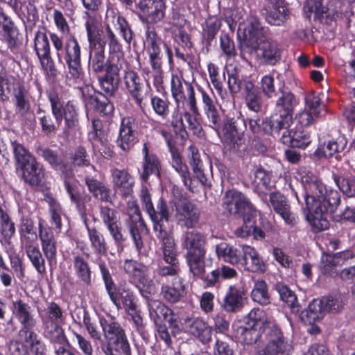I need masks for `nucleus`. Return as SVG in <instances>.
<instances>
[{
	"label": "nucleus",
	"instance_id": "obj_1",
	"mask_svg": "<svg viewBox=\"0 0 355 355\" xmlns=\"http://www.w3.org/2000/svg\"><path fill=\"white\" fill-rule=\"evenodd\" d=\"M301 182L304 200L302 211L306 220L316 231L328 229L329 214L334 212L339 205L340 194L336 190H327L321 180L311 172H304Z\"/></svg>",
	"mask_w": 355,
	"mask_h": 355
},
{
	"label": "nucleus",
	"instance_id": "obj_56",
	"mask_svg": "<svg viewBox=\"0 0 355 355\" xmlns=\"http://www.w3.org/2000/svg\"><path fill=\"white\" fill-rule=\"evenodd\" d=\"M325 313L321 299H315L309 304L304 315L307 322L311 323L321 320Z\"/></svg>",
	"mask_w": 355,
	"mask_h": 355
},
{
	"label": "nucleus",
	"instance_id": "obj_2",
	"mask_svg": "<svg viewBox=\"0 0 355 355\" xmlns=\"http://www.w3.org/2000/svg\"><path fill=\"white\" fill-rule=\"evenodd\" d=\"M243 34L239 44L241 58L250 63L252 60L261 63L274 65L281 58L277 44L261 40L263 30L259 22L251 19L248 24L240 25L239 35Z\"/></svg>",
	"mask_w": 355,
	"mask_h": 355
},
{
	"label": "nucleus",
	"instance_id": "obj_52",
	"mask_svg": "<svg viewBox=\"0 0 355 355\" xmlns=\"http://www.w3.org/2000/svg\"><path fill=\"white\" fill-rule=\"evenodd\" d=\"M98 80L101 90L105 92L106 96H112L118 88L120 76L112 75L105 71L103 76L98 77Z\"/></svg>",
	"mask_w": 355,
	"mask_h": 355
},
{
	"label": "nucleus",
	"instance_id": "obj_31",
	"mask_svg": "<svg viewBox=\"0 0 355 355\" xmlns=\"http://www.w3.org/2000/svg\"><path fill=\"white\" fill-rule=\"evenodd\" d=\"M200 92L201 93L203 110L207 119L208 125L216 132H218L221 128L222 121L216 104L206 92L202 89H200Z\"/></svg>",
	"mask_w": 355,
	"mask_h": 355
},
{
	"label": "nucleus",
	"instance_id": "obj_40",
	"mask_svg": "<svg viewBox=\"0 0 355 355\" xmlns=\"http://www.w3.org/2000/svg\"><path fill=\"white\" fill-rule=\"evenodd\" d=\"M89 46H98L101 42H105L101 38L103 28L101 20L95 15L87 14L85 23Z\"/></svg>",
	"mask_w": 355,
	"mask_h": 355
},
{
	"label": "nucleus",
	"instance_id": "obj_22",
	"mask_svg": "<svg viewBox=\"0 0 355 355\" xmlns=\"http://www.w3.org/2000/svg\"><path fill=\"white\" fill-rule=\"evenodd\" d=\"M263 15L271 25L282 26L288 17V10L284 0H265Z\"/></svg>",
	"mask_w": 355,
	"mask_h": 355
},
{
	"label": "nucleus",
	"instance_id": "obj_29",
	"mask_svg": "<svg viewBox=\"0 0 355 355\" xmlns=\"http://www.w3.org/2000/svg\"><path fill=\"white\" fill-rule=\"evenodd\" d=\"M113 189L116 193L127 197L132 195L135 184L133 178L125 171L115 168L112 171Z\"/></svg>",
	"mask_w": 355,
	"mask_h": 355
},
{
	"label": "nucleus",
	"instance_id": "obj_36",
	"mask_svg": "<svg viewBox=\"0 0 355 355\" xmlns=\"http://www.w3.org/2000/svg\"><path fill=\"white\" fill-rule=\"evenodd\" d=\"M105 42H101L98 46H89V67L94 73L105 71L107 60L105 55Z\"/></svg>",
	"mask_w": 355,
	"mask_h": 355
},
{
	"label": "nucleus",
	"instance_id": "obj_35",
	"mask_svg": "<svg viewBox=\"0 0 355 355\" xmlns=\"http://www.w3.org/2000/svg\"><path fill=\"white\" fill-rule=\"evenodd\" d=\"M292 118L284 115L280 112H275L270 117L262 120L263 132L266 135H272L274 132H279L281 130H288Z\"/></svg>",
	"mask_w": 355,
	"mask_h": 355
},
{
	"label": "nucleus",
	"instance_id": "obj_33",
	"mask_svg": "<svg viewBox=\"0 0 355 355\" xmlns=\"http://www.w3.org/2000/svg\"><path fill=\"white\" fill-rule=\"evenodd\" d=\"M33 309L24 300L19 299L12 302V313L24 329H29L35 326L36 319L33 314Z\"/></svg>",
	"mask_w": 355,
	"mask_h": 355
},
{
	"label": "nucleus",
	"instance_id": "obj_51",
	"mask_svg": "<svg viewBox=\"0 0 355 355\" xmlns=\"http://www.w3.org/2000/svg\"><path fill=\"white\" fill-rule=\"evenodd\" d=\"M19 233L23 243L25 245L33 243L37 241V234L33 221L27 217L21 219Z\"/></svg>",
	"mask_w": 355,
	"mask_h": 355
},
{
	"label": "nucleus",
	"instance_id": "obj_28",
	"mask_svg": "<svg viewBox=\"0 0 355 355\" xmlns=\"http://www.w3.org/2000/svg\"><path fill=\"white\" fill-rule=\"evenodd\" d=\"M21 171V178L31 186L42 185L46 179V172L43 165L37 159L29 162L19 168Z\"/></svg>",
	"mask_w": 355,
	"mask_h": 355
},
{
	"label": "nucleus",
	"instance_id": "obj_46",
	"mask_svg": "<svg viewBox=\"0 0 355 355\" xmlns=\"http://www.w3.org/2000/svg\"><path fill=\"white\" fill-rule=\"evenodd\" d=\"M297 101L295 96L289 91H281V96L275 103V112L284 114L293 119V113Z\"/></svg>",
	"mask_w": 355,
	"mask_h": 355
},
{
	"label": "nucleus",
	"instance_id": "obj_17",
	"mask_svg": "<svg viewBox=\"0 0 355 355\" xmlns=\"http://www.w3.org/2000/svg\"><path fill=\"white\" fill-rule=\"evenodd\" d=\"M124 83L131 98L139 108L144 111L145 103L148 97L149 88L143 79L134 71H125L123 76Z\"/></svg>",
	"mask_w": 355,
	"mask_h": 355
},
{
	"label": "nucleus",
	"instance_id": "obj_48",
	"mask_svg": "<svg viewBox=\"0 0 355 355\" xmlns=\"http://www.w3.org/2000/svg\"><path fill=\"white\" fill-rule=\"evenodd\" d=\"M171 153L172 167L180 175L184 184L190 187L191 179L188 166L182 162L180 154L176 149L171 148Z\"/></svg>",
	"mask_w": 355,
	"mask_h": 355
},
{
	"label": "nucleus",
	"instance_id": "obj_57",
	"mask_svg": "<svg viewBox=\"0 0 355 355\" xmlns=\"http://www.w3.org/2000/svg\"><path fill=\"white\" fill-rule=\"evenodd\" d=\"M334 180L344 194L348 197L355 196V176L334 175Z\"/></svg>",
	"mask_w": 355,
	"mask_h": 355
},
{
	"label": "nucleus",
	"instance_id": "obj_59",
	"mask_svg": "<svg viewBox=\"0 0 355 355\" xmlns=\"http://www.w3.org/2000/svg\"><path fill=\"white\" fill-rule=\"evenodd\" d=\"M12 147L15 159L18 168L32 162L36 158L32 155L21 144L17 142H12Z\"/></svg>",
	"mask_w": 355,
	"mask_h": 355
},
{
	"label": "nucleus",
	"instance_id": "obj_6",
	"mask_svg": "<svg viewBox=\"0 0 355 355\" xmlns=\"http://www.w3.org/2000/svg\"><path fill=\"white\" fill-rule=\"evenodd\" d=\"M49 100L52 113L56 120V124L53 123L50 116L42 117L40 122L43 132L46 134H49L55 131L60 125L63 118L65 119V123L68 128L75 126L78 121L75 106L71 102H68L64 105L56 94H51L49 95Z\"/></svg>",
	"mask_w": 355,
	"mask_h": 355
},
{
	"label": "nucleus",
	"instance_id": "obj_49",
	"mask_svg": "<svg viewBox=\"0 0 355 355\" xmlns=\"http://www.w3.org/2000/svg\"><path fill=\"white\" fill-rule=\"evenodd\" d=\"M85 183L89 191L96 198L104 202L111 201V191L103 182L87 177L85 178Z\"/></svg>",
	"mask_w": 355,
	"mask_h": 355
},
{
	"label": "nucleus",
	"instance_id": "obj_23",
	"mask_svg": "<svg viewBox=\"0 0 355 355\" xmlns=\"http://www.w3.org/2000/svg\"><path fill=\"white\" fill-rule=\"evenodd\" d=\"M127 214L129 217L127 223L129 227L130 233L137 249L140 250L143 246V241L139 229L144 226V222L141 218V215L136 202H128Z\"/></svg>",
	"mask_w": 355,
	"mask_h": 355
},
{
	"label": "nucleus",
	"instance_id": "obj_16",
	"mask_svg": "<svg viewBox=\"0 0 355 355\" xmlns=\"http://www.w3.org/2000/svg\"><path fill=\"white\" fill-rule=\"evenodd\" d=\"M80 46L74 36L70 37L64 44V60L69 73L76 82L83 80V73L80 62Z\"/></svg>",
	"mask_w": 355,
	"mask_h": 355
},
{
	"label": "nucleus",
	"instance_id": "obj_63",
	"mask_svg": "<svg viewBox=\"0 0 355 355\" xmlns=\"http://www.w3.org/2000/svg\"><path fill=\"white\" fill-rule=\"evenodd\" d=\"M37 153L53 168H61L62 166V159L53 150L48 148L40 147L37 149Z\"/></svg>",
	"mask_w": 355,
	"mask_h": 355
},
{
	"label": "nucleus",
	"instance_id": "obj_12",
	"mask_svg": "<svg viewBox=\"0 0 355 355\" xmlns=\"http://www.w3.org/2000/svg\"><path fill=\"white\" fill-rule=\"evenodd\" d=\"M157 282L162 284L161 293L164 298L171 303L178 302L185 291L184 279L180 272L171 270L162 274H157Z\"/></svg>",
	"mask_w": 355,
	"mask_h": 355
},
{
	"label": "nucleus",
	"instance_id": "obj_60",
	"mask_svg": "<svg viewBox=\"0 0 355 355\" xmlns=\"http://www.w3.org/2000/svg\"><path fill=\"white\" fill-rule=\"evenodd\" d=\"M276 290L279 293L282 300L286 302L293 311H298V302L293 291L282 284H277Z\"/></svg>",
	"mask_w": 355,
	"mask_h": 355
},
{
	"label": "nucleus",
	"instance_id": "obj_8",
	"mask_svg": "<svg viewBox=\"0 0 355 355\" xmlns=\"http://www.w3.org/2000/svg\"><path fill=\"white\" fill-rule=\"evenodd\" d=\"M121 267L135 282L136 288L144 297L148 299L156 293V285L148 275V266L132 259H125Z\"/></svg>",
	"mask_w": 355,
	"mask_h": 355
},
{
	"label": "nucleus",
	"instance_id": "obj_62",
	"mask_svg": "<svg viewBox=\"0 0 355 355\" xmlns=\"http://www.w3.org/2000/svg\"><path fill=\"white\" fill-rule=\"evenodd\" d=\"M0 232L5 239H11L15 233V223L8 214L0 207Z\"/></svg>",
	"mask_w": 355,
	"mask_h": 355
},
{
	"label": "nucleus",
	"instance_id": "obj_11",
	"mask_svg": "<svg viewBox=\"0 0 355 355\" xmlns=\"http://www.w3.org/2000/svg\"><path fill=\"white\" fill-rule=\"evenodd\" d=\"M223 209L236 218L255 216L257 210L248 199L241 192L229 190L225 192L223 202Z\"/></svg>",
	"mask_w": 355,
	"mask_h": 355
},
{
	"label": "nucleus",
	"instance_id": "obj_38",
	"mask_svg": "<svg viewBox=\"0 0 355 355\" xmlns=\"http://www.w3.org/2000/svg\"><path fill=\"white\" fill-rule=\"evenodd\" d=\"M282 142L293 148H306L311 141L310 135L304 130H285L282 136Z\"/></svg>",
	"mask_w": 355,
	"mask_h": 355
},
{
	"label": "nucleus",
	"instance_id": "obj_43",
	"mask_svg": "<svg viewBox=\"0 0 355 355\" xmlns=\"http://www.w3.org/2000/svg\"><path fill=\"white\" fill-rule=\"evenodd\" d=\"M347 145V140L344 136H339L336 139L329 140L324 143L315 150V155L318 157H329L337 153L343 151Z\"/></svg>",
	"mask_w": 355,
	"mask_h": 355
},
{
	"label": "nucleus",
	"instance_id": "obj_30",
	"mask_svg": "<svg viewBox=\"0 0 355 355\" xmlns=\"http://www.w3.org/2000/svg\"><path fill=\"white\" fill-rule=\"evenodd\" d=\"M242 261L245 268L252 272H264L267 266L259 252L250 245H243Z\"/></svg>",
	"mask_w": 355,
	"mask_h": 355
},
{
	"label": "nucleus",
	"instance_id": "obj_55",
	"mask_svg": "<svg viewBox=\"0 0 355 355\" xmlns=\"http://www.w3.org/2000/svg\"><path fill=\"white\" fill-rule=\"evenodd\" d=\"M251 297L253 301L261 305H267L270 303L268 286L265 281L262 279L255 281Z\"/></svg>",
	"mask_w": 355,
	"mask_h": 355
},
{
	"label": "nucleus",
	"instance_id": "obj_44",
	"mask_svg": "<svg viewBox=\"0 0 355 355\" xmlns=\"http://www.w3.org/2000/svg\"><path fill=\"white\" fill-rule=\"evenodd\" d=\"M142 151L144 155V159L142 166L143 171L141 173V178L143 180L147 181L150 175H159L160 162L155 155L148 153V149L146 144L144 145Z\"/></svg>",
	"mask_w": 355,
	"mask_h": 355
},
{
	"label": "nucleus",
	"instance_id": "obj_15",
	"mask_svg": "<svg viewBox=\"0 0 355 355\" xmlns=\"http://www.w3.org/2000/svg\"><path fill=\"white\" fill-rule=\"evenodd\" d=\"M157 237L162 241V258L168 265L159 263L157 269V274H162L168 270H173L175 272H180L179 261L178 259L175 243L170 232L156 234Z\"/></svg>",
	"mask_w": 355,
	"mask_h": 355
},
{
	"label": "nucleus",
	"instance_id": "obj_5",
	"mask_svg": "<svg viewBox=\"0 0 355 355\" xmlns=\"http://www.w3.org/2000/svg\"><path fill=\"white\" fill-rule=\"evenodd\" d=\"M98 266L105 290L113 304L117 309H121L123 305L127 311H135L134 293L126 282L120 283L117 288L105 264L101 262Z\"/></svg>",
	"mask_w": 355,
	"mask_h": 355
},
{
	"label": "nucleus",
	"instance_id": "obj_21",
	"mask_svg": "<svg viewBox=\"0 0 355 355\" xmlns=\"http://www.w3.org/2000/svg\"><path fill=\"white\" fill-rule=\"evenodd\" d=\"M175 217L178 222L189 228H192L199 221L198 208L187 199H180L175 202Z\"/></svg>",
	"mask_w": 355,
	"mask_h": 355
},
{
	"label": "nucleus",
	"instance_id": "obj_20",
	"mask_svg": "<svg viewBox=\"0 0 355 355\" xmlns=\"http://www.w3.org/2000/svg\"><path fill=\"white\" fill-rule=\"evenodd\" d=\"M137 129L136 120L133 117L126 116L121 119L116 144L123 150H130L138 142Z\"/></svg>",
	"mask_w": 355,
	"mask_h": 355
},
{
	"label": "nucleus",
	"instance_id": "obj_14",
	"mask_svg": "<svg viewBox=\"0 0 355 355\" xmlns=\"http://www.w3.org/2000/svg\"><path fill=\"white\" fill-rule=\"evenodd\" d=\"M171 92L178 106L187 98L191 110L195 115H199L194 88L191 83L184 80L178 75L173 74L171 78Z\"/></svg>",
	"mask_w": 355,
	"mask_h": 355
},
{
	"label": "nucleus",
	"instance_id": "obj_53",
	"mask_svg": "<svg viewBox=\"0 0 355 355\" xmlns=\"http://www.w3.org/2000/svg\"><path fill=\"white\" fill-rule=\"evenodd\" d=\"M87 233L91 246L94 252L100 255H105L107 248L103 235L96 228L87 227Z\"/></svg>",
	"mask_w": 355,
	"mask_h": 355
},
{
	"label": "nucleus",
	"instance_id": "obj_42",
	"mask_svg": "<svg viewBox=\"0 0 355 355\" xmlns=\"http://www.w3.org/2000/svg\"><path fill=\"white\" fill-rule=\"evenodd\" d=\"M216 252L219 259L231 264H237L242 261L243 250L241 251L225 242H221L216 245Z\"/></svg>",
	"mask_w": 355,
	"mask_h": 355
},
{
	"label": "nucleus",
	"instance_id": "obj_39",
	"mask_svg": "<svg viewBox=\"0 0 355 355\" xmlns=\"http://www.w3.org/2000/svg\"><path fill=\"white\" fill-rule=\"evenodd\" d=\"M304 12L307 18L311 19L313 15L314 19L321 22L330 15L327 0H307Z\"/></svg>",
	"mask_w": 355,
	"mask_h": 355
},
{
	"label": "nucleus",
	"instance_id": "obj_25",
	"mask_svg": "<svg viewBox=\"0 0 355 355\" xmlns=\"http://www.w3.org/2000/svg\"><path fill=\"white\" fill-rule=\"evenodd\" d=\"M39 237L42 252L50 268L55 266L57 263V243L52 230L44 228L39 224Z\"/></svg>",
	"mask_w": 355,
	"mask_h": 355
},
{
	"label": "nucleus",
	"instance_id": "obj_26",
	"mask_svg": "<svg viewBox=\"0 0 355 355\" xmlns=\"http://www.w3.org/2000/svg\"><path fill=\"white\" fill-rule=\"evenodd\" d=\"M148 215L153 222V227L155 234H164V232H170L167 227L168 220L170 216V209L166 201L162 198H159L156 204V207L152 209V211Z\"/></svg>",
	"mask_w": 355,
	"mask_h": 355
},
{
	"label": "nucleus",
	"instance_id": "obj_27",
	"mask_svg": "<svg viewBox=\"0 0 355 355\" xmlns=\"http://www.w3.org/2000/svg\"><path fill=\"white\" fill-rule=\"evenodd\" d=\"M270 203L274 211L279 214L287 224H295L297 216L291 210V206L286 198L279 192L270 194Z\"/></svg>",
	"mask_w": 355,
	"mask_h": 355
},
{
	"label": "nucleus",
	"instance_id": "obj_61",
	"mask_svg": "<svg viewBox=\"0 0 355 355\" xmlns=\"http://www.w3.org/2000/svg\"><path fill=\"white\" fill-rule=\"evenodd\" d=\"M261 332H262V330L256 327H250L249 325L240 327L238 329V333L240 334L239 339L243 343L252 345L259 340Z\"/></svg>",
	"mask_w": 355,
	"mask_h": 355
},
{
	"label": "nucleus",
	"instance_id": "obj_18",
	"mask_svg": "<svg viewBox=\"0 0 355 355\" xmlns=\"http://www.w3.org/2000/svg\"><path fill=\"white\" fill-rule=\"evenodd\" d=\"M34 49L41 66L46 73L49 76H55L56 69L51 55L49 41L45 33L42 31L36 32L34 38Z\"/></svg>",
	"mask_w": 355,
	"mask_h": 355
},
{
	"label": "nucleus",
	"instance_id": "obj_50",
	"mask_svg": "<svg viewBox=\"0 0 355 355\" xmlns=\"http://www.w3.org/2000/svg\"><path fill=\"white\" fill-rule=\"evenodd\" d=\"M223 139L233 148L239 147L242 144V138L239 133L234 118H227L224 122Z\"/></svg>",
	"mask_w": 355,
	"mask_h": 355
},
{
	"label": "nucleus",
	"instance_id": "obj_45",
	"mask_svg": "<svg viewBox=\"0 0 355 355\" xmlns=\"http://www.w3.org/2000/svg\"><path fill=\"white\" fill-rule=\"evenodd\" d=\"M26 254L37 272L43 275L46 272L45 259L37 245L33 243L24 245Z\"/></svg>",
	"mask_w": 355,
	"mask_h": 355
},
{
	"label": "nucleus",
	"instance_id": "obj_13",
	"mask_svg": "<svg viewBox=\"0 0 355 355\" xmlns=\"http://www.w3.org/2000/svg\"><path fill=\"white\" fill-rule=\"evenodd\" d=\"M105 31L109 49V57L105 71L112 75L119 76L121 71L125 72L128 63L125 59L122 46L109 24H107Z\"/></svg>",
	"mask_w": 355,
	"mask_h": 355
},
{
	"label": "nucleus",
	"instance_id": "obj_24",
	"mask_svg": "<svg viewBox=\"0 0 355 355\" xmlns=\"http://www.w3.org/2000/svg\"><path fill=\"white\" fill-rule=\"evenodd\" d=\"M139 8L141 19L148 24H155L164 17L165 3L163 0H141Z\"/></svg>",
	"mask_w": 355,
	"mask_h": 355
},
{
	"label": "nucleus",
	"instance_id": "obj_64",
	"mask_svg": "<svg viewBox=\"0 0 355 355\" xmlns=\"http://www.w3.org/2000/svg\"><path fill=\"white\" fill-rule=\"evenodd\" d=\"M260 85L261 91L267 98H272L277 96L272 76L270 74L263 76L261 79Z\"/></svg>",
	"mask_w": 355,
	"mask_h": 355
},
{
	"label": "nucleus",
	"instance_id": "obj_19",
	"mask_svg": "<svg viewBox=\"0 0 355 355\" xmlns=\"http://www.w3.org/2000/svg\"><path fill=\"white\" fill-rule=\"evenodd\" d=\"M182 329L187 334L196 337L202 343L211 340L212 327L200 317L187 315L181 320Z\"/></svg>",
	"mask_w": 355,
	"mask_h": 355
},
{
	"label": "nucleus",
	"instance_id": "obj_41",
	"mask_svg": "<svg viewBox=\"0 0 355 355\" xmlns=\"http://www.w3.org/2000/svg\"><path fill=\"white\" fill-rule=\"evenodd\" d=\"M245 325H249L250 327H256L262 330V333L269 324H275L266 315L263 309L259 308L252 309L244 319Z\"/></svg>",
	"mask_w": 355,
	"mask_h": 355
},
{
	"label": "nucleus",
	"instance_id": "obj_9",
	"mask_svg": "<svg viewBox=\"0 0 355 355\" xmlns=\"http://www.w3.org/2000/svg\"><path fill=\"white\" fill-rule=\"evenodd\" d=\"M144 44L149 57L152 69L150 73L153 77L154 84L159 86L163 83L162 53L160 48L162 40L154 30L148 28Z\"/></svg>",
	"mask_w": 355,
	"mask_h": 355
},
{
	"label": "nucleus",
	"instance_id": "obj_4",
	"mask_svg": "<svg viewBox=\"0 0 355 355\" xmlns=\"http://www.w3.org/2000/svg\"><path fill=\"white\" fill-rule=\"evenodd\" d=\"M107 343L101 347L105 355H131V349L125 334L120 324L112 319L100 320Z\"/></svg>",
	"mask_w": 355,
	"mask_h": 355
},
{
	"label": "nucleus",
	"instance_id": "obj_58",
	"mask_svg": "<svg viewBox=\"0 0 355 355\" xmlns=\"http://www.w3.org/2000/svg\"><path fill=\"white\" fill-rule=\"evenodd\" d=\"M73 267L78 277L86 285L91 283V270L87 262L80 256L74 257Z\"/></svg>",
	"mask_w": 355,
	"mask_h": 355
},
{
	"label": "nucleus",
	"instance_id": "obj_34",
	"mask_svg": "<svg viewBox=\"0 0 355 355\" xmlns=\"http://www.w3.org/2000/svg\"><path fill=\"white\" fill-rule=\"evenodd\" d=\"M353 253L349 250L340 252L336 254H326L322 257V268L324 273L330 275L338 274L336 268L343 266L346 261L352 258Z\"/></svg>",
	"mask_w": 355,
	"mask_h": 355
},
{
	"label": "nucleus",
	"instance_id": "obj_54",
	"mask_svg": "<svg viewBox=\"0 0 355 355\" xmlns=\"http://www.w3.org/2000/svg\"><path fill=\"white\" fill-rule=\"evenodd\" d=\"M245 102L249 110L259 112L262 109V98L259 92L254 89L252 83L245 87Z\"/></svg>",
	"mask_w": 355,
	"mask_h": 355
},
{
	"label": "nucleus",
	"instance_id": "obj_37",
	"mask_svg": "<svg viewBox=\"0 0 355 355\" xmlns=\"http://www.w3.org/2000/svg\"><path fill=\"white\" fill-rule=\"evenodd\" d=\"M243 291L236 287H229L223 300L222 307L227 313H236L239 311L243 305Z\"/></svg>",
	"mask_w": 355,
	"mask_h": 355
},
{
	"label": "nucleus",
	"instance_id": "obj_7",
	"mask_svg": "<svg viewBox=\"0 0 355 355\" xmlns=\"http://www.w3.org/2000/svg\"><path fill=\"white\" fill-rule=\"evenodd\" d=\"M45 336L51 343H67L62 325L65 317L60 306L55 302L49 303L41 315Z\"/></svg>",
	"mask_w": 355,
	"mask_h": 355
},
{
	"label": "nucleus",
	"instance_id": "obj_32",
	"mask_svg": "<svg viewBox=\"0 0 355 355\" xmlns=\"http://www.w3.org/2000/svg\"><path fill=\"white\" fill-rule=\"evenodd\" d=\"M28 92L24 86H19L13 96L15 116L25 121L32 116Z\"/></svg>",
	"mask_w": 355,
	"mask_h": 355
},
{
	"label": "nucleus",
	"instance_id": "obj_47",
	"mask_svg": "<svg viewBox=\"0 0 355 355\" xmlns=\"http://www.w3.org/2000/svg\"><path fill=\"white\" fill-rule=\"evenodd\" d=\"M149 315L155 324L162 323L172 314V310L157 300H150L148 302Z\"/></svg>",
	"mask_w": 355,
	"mask_h": 355
},
{
	"label": "nucleus",
	"instance_id": "obj_3",
	"mask_svg": "<svg viewBox=\"0 0 355 355\" xmlns=\"http://www.w3.org/2000/svg\"><path fill=\"white\" fill-rule=\"evenodd\" d=\"M205 236L197 231L186 232L182 238L181 245L187 251L184 257L189 270L198 277H202L205 273Z\"/></svg>",
	"mask_w": 355,
	"mask_h": 355
},
{
	"label": "nucleus",
	"instance_id": "obj_10",
	"mask_svg": "<svg viewBox=\"0 0 355 355\" xmlns=\"http://www.w3.org/2000/svg\"><path fill=\"white\" fill-rule=\"evenodd\" d=\"M264 335L265 345L262 349L264 355H289L293 351L292 343L284 336L276 324H269Z\"/></svg>",
	"mask_w": 355,
	"mask_h": 355
}]
</instances>
